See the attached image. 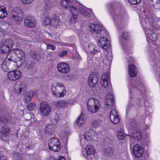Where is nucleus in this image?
I'll return each mask as SVG.
<instances>
[{
  "label": "nucleus",
  "instance_id": "58",
  "mask_svg": "<svg viewBox=\"0 0 160 160\" xmlns=\"http://www.w3.org/2000/svg\"><path fill=\"white\" fill-rule=\"evenodd\" d=\"M87 158H88V160H89V157H87Z\"/></svg>",
  "mask_w": 160,
  "mask_h": 160
},
{
  "label": "nucleus",
  "instance_id": "14",
  "mask_svg": "<svg viewBox=\"0 0 160 160\" xmlns=\"http://www.w3.org/2000/svg\"><path fill=\"white\" fill-rule=\"evenodd\" d=\"M27 87L25 84L22 82H17L14 85V90L18 94H23L26 92Z\"/></svg>",
  "mask_w": 160,
  "mask_h": 160
},
{
  "label": "nucleus",
  "instance_id": "17",
  "mask_svg": "<svg viewBox=\"0 0 160 160\" xmlns=\"http://www.w3.org/2000/svg\"><path fill=\"white\" fill-rule=\"evenodd\" d=\"M21 76V72L18 70L11 71L7 74L8 78L11 81L16 80L18 79Z\"/></svg>",
  "mask_w": 160,
  "mask_h": 160
},
{
  "label": "nucleus",
  "instance_id": "12",
  "mask_svg": "<svg viewBox=\"0 0 160 160\" xmlns=\"http://www.w3.org/2000/svg\"><path fill=\"white\" fill-rule=\"evenodd\" d=\"M11 18L15 22H18L23 18L22 11L19 8H15L11 13Z\"/></svg>",
  "mask_w": 160,
  "mask_h": 160
},
{
  "label": "nucleus",
  "instance_id": "43",
  "mask_svg": "<svg viewBox=\"0 0 160 160\" xmlns=\"http://www.w3.org/2000/svg\"><path fill=\"white\" fill-rule=\"evenodd\" d=\"M51 18H50L48 16L44 18L43 23L45 25H48L50 24L51 23Z\"/></svg>",
  "mask_w": 160,
  "mask_h": 160
},
{
  "label": "nucleus",
  "instance_id": "20",
  "mask_svg": "<svg viewBox=\"0 0 160 160\" xmlns=\"http://www.w3.org/2000/svg\"><path fill=\"white\" fill-rule=\"evenodd\" d=\"M133 152L135 156L137 157H140L143 153V150L141 146L138 144H136L134 146Z\"/></svg>",
  "mask_w": 160,
  "mask_h": 160
},
{
  "label": "nucleus",
  "instance_id": "56",
  "mask_svg": "<svg viewBox=\"0 0 160 160\" xmlns=\"http://www.w3.org/2000/svg\"><path fill=\"white\" fill-rule=\"evenodd\" d=\"M47 160H56V159L53 157L52 156L49 157V158H48Z\"/></svg>",
  "mask_w": 160,
  "mask_h": 160
},
{
  "label": "nucleus",
  "instance_id": "11",
  "mask_svg": "<svg viewBox=\"0 0 160 160\" xmlns=\"http://www.w3.org/2000/svg\"><path fill=\"white\" fill-rule=\"evenodd\" d=\"M109 76V74L108 72L103 73L101 78V83L102 87L106 88V90L108 92H111L112 90L111 86L108 84Z\"/></svg>",
  "mask_w": 160,
  "mask_h": 160
},
{
  "label": "nucleus",
  "instance_id": "26",
  "mask_svg": "<svg viewBox=\"0 0 160 160\" xmlns=\"http://www.w3.org/2000/svg\"><path fill=\"white\" fill-rule=\"evenodd\" d=\"M61 4L63 7L69 9L71 10L72 7L75 8L77 6L74 4V2H71L70 0H62L61 2Z\"/></svg>",
  "mask_w": 160,
  "mask_h": 160
},
{
  "label": "nucleus",
  "instance_id": "18",
  "mask_svg": "<svg viewBox=\"0 0 160 160\" xmlns=\"http://www.w3.org/2000/svg\"><path fill=\"white\" fill-rule=\"evenodd\" d=\"M109 117L111 122L113 124H118L119 121L118 113L114 108H112L110 112Z\"/></svg>",
  "mask_w": 160,
  "mask_h": 160
},
{
  "label": "nucleus",
  "instance_id": "3",
  "mask_svg": "<svg viewBox=\"0 0 160 160\" xmlns=\"http://www.w3.org/2000/svg\"><path fill=\"white\" fill-rule=\"evenodd\" d=\"M144 90V88L143 87L142 83L141 82L137 81L131 84L130 86V98H132L131 95L132 92L133 94H137L139 95L142 93Z\"/></svg>",
  "mask_w": 160,
  "mask_h": 160
},
{
  "label": "nucleus",
  "instance_id": "25",
  "mask_svg": "<svg viewBox=\"0 0 160 160\" xmlns=\"http://www.w3.org/2000/svg\"><path fill=\"white\" fill-rule=\"evenodd\" d=\"M51 25L56 28H58L61 24L60 20L58 16H54L51 18Z\"/></svg>",
  "mask_w": 160,
  "mask_h": 160
},
{
  "label": "nucleus",
  "instance_id": "53",
  "mask_svg": "<svg viewBox=\"0 0 160 160\" xmlns=\"http://www.w3.org/2000/svg\"><path fill=\"white\" fill-rule=\"evenodd\" d=\"M22 1L24 4H30L34 0H21Z\"/></svg>",
  "mask_w": 160,
  "mask_h": 160
},
{
  "label": "nucleus",
  "instance_id": "27",
  "mask_svg": "<svg viewBox=\"0 0 160 160\" xmlns=\"http://www.w3.org/2000/svg\"><path fill=\"white\" fill-rule=\"evenodd\" d=\"M70 101L69 100L59 101L55 103V105L57 108H59L66 107L71 104Z\"/></svg>",
  "mask_w": 160,
  "mask_h": 160
},
{
  "label": "nucleus",
  "instance_id": "4",
  "mask_svg": "<svg viewBox=\"0 0 160 160\" xmlns=\"http://www.w3.org/2000/svg\"><path fill=\"white\" fill-rule=\"evenodd\" d=\"M90 31L92 33L108 35V32L104 29V28L100 25L95 23L90 24L89 25Z\"/></svg>",
  "mask_w": 160,
  "mask_h": 160
},
{
  "label": "nucleus",
  "instance_id": "8",
  "mask_svg": "<svg viewBox=\"0 0 160 160\" xmlns=\"http://www.w3.org/2000/svg\"><path fill=\"white\" fill-rule=\"evenodd\" d=\"M95 132L92 130H90L88 132L84 135L80 136V142L81 145H84L86 142L92 140L93 138Z\"/></svg>",
  "mask_w": 160,
  "mask_h": 160
},
{
  "label": "nucleus",
  "instance_id": "2",
  "mask_svg": "<svg viewBox=\"0 0 160 160\" xmlns=\"http://www.w3.org/2000/svg\"><path fill=\"white\" fill-rule=\"evenodd\" d=\"M110 13L112 16L114 22L116 25L118 29L120 30L122 28H119V25L124 20L126 16L125 14H121L118 10L116 9H113V8L111 7L109 8Z\"/></svg>",
  "mask_w": 160,
  "mask_h": 160
},
{
  "label": "nucleus",
  "instance_id": "7",
  "mask_svg": "<svg viewBox=\"0 0 160 160\" xmlns=\"http://www.w3.org/2000/svg\"><path fill=\"white\" fill-rule=\"evenodd\" d=\"M8 120L3 118H0V125L2 127L0 130L1 134L4 137L8 136L9 133L10 129L7 126Z\"/></svg>",
  "mask_w": 160,
  "mask_h": 160
},
{
  "label": "nucleus",
  "instance_id": "19",
  "mask_svg": "<svg viewBox=\"0 0 160 160\" xmlns=\"http://www.w3.org/2000/svg\"><path fill=\"white\" fill-rule=\"evenodd\" d=\"M24 25L27 27H34L36 24V20L32 17H27L24 20Z\"/></svg>",
  "mask_w": 160,
  "mask_h": 160
},
{
  "label": "nucleus",
  "instance_id": "51",
  "mask_svg": "<svg viewBox=\"0 0 160 160\" xmlns=\"http://www.w3.org/2000/svg\"><path fill=\"white\" fill-rule=\"evenodd\" d=\"M32 56L33 58L37 60L39 59L40 58V56L38 53H34Z\"/></svg>",
  "mask_w": 160,
  "mask_h": 160
},
{
  "label": "nucleus",
  "instance_id": "35",
  "mask_svg": "<svg viewBox=\"0 0 160 160\" xmlns=\"http://www.w3.org/2000/svg\"><path fill=\"white\" fill-rule=\"evenodd\" d=\"M85 149L86 153L88 155H93L95 153V149L91 145H87Z\"/></svg>",
  "mask_w": 160,
  "mask_h": 160
},
{
  "label": "nucleus",
  "instance_id": "38",
  "mask_svg": "<svg viewBox=\"0 0 160 160\" xmlns=\"http://www.w3.org/2000/svg\"><path fill=\"white\" fill-rule=\"evenodd\" d=\"M6 10L4 7H0V18H3L7 16Z\"/></svg>",
  "mask_w": 160,
  "mask_h": 160
},
{
  "label": "nucleus",
  "instance_id": "40",
  "mask_svg": "<svg viewBox=\"0 0 160 160\" xmlns=\"http://www.w3.org/2000/svg\"><path fill=\"white\" fill-rule=\"evenodd\" d=\"M129 35L128 32H123L122 34L120 43L122 44H123L122 42V41L123 40H128L129 39Z\"/></svg>",
  "mask_w": 160,
  "mask_h": 160
},
{
  "label": "nucleus",
  "instance_id": "22",
  "mask_svg": "<svg viewBox=\"0 0 160 160\" xmlns=\"http://www.w3.org/2000/svg\"><path fill=\"white\" fill-rule=\"evenodd\" d=\"M10 56L8 54L2 63L1 68L4 72H8L9 70V66L10 64Z\"/></svg>",
  "mask_w": 160,
  "mask_h": 160
},
{
  "label": "nucleus",
  "instance_id": "52",
  "mask_svg": "<svg viewBox=\"0 0 160 160\" xmlns=\"http://www.w3.org/2000/svg\"><path fill=\"white\" fill-rule=\"evenodd\" d=\"M148 20L149 21V23L151 25L153 26L155 24V22L152 18H150L149 19H148Z\"/></svg>",
  "mask_w": 160,
  "mask_h": 160
},
{
  "label": "nucleus",
  "instance_id": "15",
  "mask_svg": "<svg viewBox=\"0 0 160 160\" xmlns=\"http://www.w3.org/2000/svg\"><path fill=\"white\" fill-rule=\"evenodd\" d=\"M58 70L61 73H67L70 71L69 65L64 62H60L57 65Z\"/></svg>",
  "mask_w": 160,
  "mask_h": 160
},
{
  "label": "nucleus",
  "instance_id": "1",
  "mask_svg": "<svg viewBox=\"0 0 160 160\" xmlns=\"http://www.w3.org/2000/svg\"><path fill=\"white\" fill-rule=\"evenodd\" d=\"M72 7L70 10L71 13L69 15V21L72 23H75L77 21L78 13L86 18H90L93 15L91 9L86 10L85 7L81 5H79L75 8Z\"/></svg>",
  "mask_w": 160,
  "mask_h": 160
},
{
  "label": "nucleus",
  "instance_id": "46",
  "mask_svg": "<svg viewBox=\"0 0 160 160\" xmlns=\"http://www.w3.org/2000/svg\"><path fill=\"white\" fill-rule=\"evenodd\" d=\"M68 51L66 50H63L60 51L58 53V55L59 56L62 57L67 55Z\"/></svg>",
  "mask_w": 160,
  "mask_h": 160
},
{
  "label": "nucleus",
  "instance_id": "29",
  "mask_svg": "<svg viewBox=\"0 0 160 160\" xmlns=\"http://www.w3.org/2000/svg\"><path fill=\"white\" fill-rule=\"evenodd\" d=\"M128 72L129 75L131 77H135L137 75L138 71L135 66L133 64H130L128 67Z\"/></svg>",
  "mask_w": 160,
  "mask_h": 160
},
{
  "label": "nucleus",
  "instance_id": "60",
  "mask_svg": "<svg viewBox=\"0 0 160 160\" xmlns=\"http://www.w3.org/2000/svg\"><path fill=\"white\" fill-rule=\"evenodd\" d=\"M32 67H33V66H32L31 67V68H32Z\"/></svg>",
  "mask_w": 160,
  "mask_h": 160
},
{
  "label": "nucleus",
  "instance_id": "48",
  "mask_svg": "<svg viewBox=\"0 0 160 160\" xmlns=\"http://www.w3.org/2000/svg\"><path fill=\"white\" fill-rule=\"evenodd\" d=\"M55 47L53 45L51 44H48L47 45V49H50L52 50H54L55 49Z\"/></svg>",
  "mask_w": 160,
  "mask_h": 160
},
{
  "label": "nucleus",
  "instance_id": "33",
  "mask_svg": "<svg viewBox=\"0 0 160 160\" xmlns=\"http://www.w3.org/2000/svg\"><path fill=\"white\" fill-rule=\"evenodd\" d=\"M35 94V92L31 90L29 91L26 96L24 97L25 102L27 103L29 102Z\"/></svg>",
  "mask_w": 160,
  "mask_h": 160
},
{
  "label": "nucleus",
  "instance_id": "5",
  "mask_svg": "<svg viewBox=\"0 0 160 160\" xmlns=\"http://www.w3.org/2000/svg\"><path fill=\"white\" fill-rule=\"evenodd\" d=\"M87 107L90 112L93 113H96L99 108V102L96 99L90 98L87 102Z\"/></svg>",
  "mask_w": 160,
  "mask_h": 160
},
{
  "label": "nucleus",
  "instance_id": "50",
  "mask_svg": "<svg viewBox=\"0 0 160 160\" xmlns=\"http://www.w3.org/2000/svg\"><path fill=\"white\" fill-rule=\"evenodd\" d=\"M52 120H53V122H55V123H57L58 122L59 118V116L56 113L54 115V118Z\"/></svg>",
  "mask_w": 160,
  "mask_h": 160
},
{
  "label": "nucleus",
  "instance_id": "41",
  "mask_svg": "<svg viewBox=\"0 0 160 160\" xmlns=\"http://www.w3.org/2000/svg\"><path fill=\"white\" fill-rule=\"evenodd\" d=\"M85 116L84 115L82 114L77 120V123L78 125H81L83 124Z\"/></svg>",
  "mask_w": 160,
  "mask_h": 160
},
{
  "label": "nucleus",
  "instance_id": "45",
  "mask_svg": "<svg viewBox=\"0 0 160 160\" xmlns=\"http://www.w3.org/2000/svg\"><path fill=\"white\" fill-rule=\"evenodd\" d=\"M35 105V103H30L27 105V108L29 111L33 110L34 109Z\"/></svg>",
  "mask_w": 160,
  "mask_h": 160
},
{
  "label": "nucleus",
  "instance_id": "24",
  "mask_svg": "<svg viewBox=\"0 0 160 160\" xmlns=\"http://www.w3.org/2000/svg\"><path fill=\"white\" fill-rule=\"evenodd\" d=\"M57 89L59 92L61 98L64 97L66 94V90L64 86L62 83L57 82L55 83Z\"/></svg>",
  "mask_w": 160,
  "mask_h": 160
},
{
  "label": "nucleus",
  "instance_id": "10",
  "mask_svg": "<svg viewBox=\"0 0 160 160\" xmlns=\"http://www.w3.org/2000/svg\"><path fill=\"white\" fill-rule=\"evenodd\" d=\"M41 114L43 116H48L51 111V108L48 104L45 102H42L39 105Z\"/></svg>",
  "mask_w": 160,
  "mask_h": 160
},
{
  "label": "nucleus",
  "instance_id": "44",
  "mask_svg": "<svg viewBox=\"0 0 160 160\" xmlns=\"http://www.w3.org/2000/svg\"><path fill=\"white\" fill-rule=\"evenodd\" d=\"M130 127L131 129L132 130L135 129L137 127V122L136 120H132L130 124Z\"/></svg>",
  "mask_w": 160,
  "mask_h": 160
},
{
  "label": "nucleus",
  "instance_id": "23",
  "mask_svg": "<svg viewBox=\"0 0 160 160\" xmlns=\"http://www.w3.org/2000/svg\"><path fill=\"white\" fill-rule=\"evenodd\" d=\"M56 128V126L54 124H47L45 127V132L48 134L51 135L55 132Z\"/></svg>",
  "mask_w": 160,
  "mask_h": 160
},
{
  "label": "nucleus",
  "instance_id": "6",
  "mask_svg": "<svg viewBox=\"0 0 160 160\" xmlns=\"http://www.w3.org/2000/svg\"><path fill=\"white\" fill-rule=\"evenodd\" d=\"M13 42L10 39H7L2 42L0 43V52L6 53L12 48Z\"/></svg>",
  "mask_w": 160,
  "mask_h": 160
},
{
  "label": "nucleus",
  "instance_id": "32",
  "mask_svg": "<svg viewBox=\"0 0 160 160\" xmlns=\"http://www.w3.org/2000/svg\"><path fill=\"white\" fill-rule=\"evenodd\" d=\"M131 137L132 139L135 140H139L141 138V134L140 131L136 130L132 132Z\"/></svg>",
  "mask_w": 160,
  "mask_h": 160
},
{
  "label": "nucleus",
  "instance_id": "57",
  "mask_svg": "<svg viewBox=\"0 0 160 160\" xmlns=\"http://www.w3.org/2000/svg\"><path fill=\"white\" fill-rule=\"evenodd\" d=\"M56 160H65V158H64L63 157H60V158L58 159H56Z\"/></svg>",
  "mask_w": 160,
  "mask_h": 160
},
{
  "label": "nucleus",
  "instance_id": "39",
  "mask_svg": "<svg viewBox=\"0 0 160 160\" xmlns=\"http://www.w3.org/2000/svg\"><path fill=\"white\" fill-rule=\"evenodd\" d=\"M10 64L9 65V70L11 71H13V70H15L17 68L16 66V64L15 62H13L12 61V58H10Z\"/></svg>",
  "mask_w": 160,
  "mask_h": 160
},
{
  "label": "nucleus",
  "instance_id": "16",
  "mask_svg": "<svg viewBox=\"0 0 160 160\" xmlns=\"http://www.w3.org/2000/svg\"><path fill=\"white\" fill-rule=\"evenodd\" d=\"M104 36L101 38L98 42L99 45L104 50L107 49L109 46V42L108 39V35L106 36L105 34L103 35Z\"/></svg>",
  "mask_w": 160,
  "mask_h": 160
},
{
  "label": "nucleus",
  "instance_id": "21",
  "mask_svg": "<svg viewBox=\"0 0 160 160\" xmlns=\"http://www.w3.org/2000/svg\"><path fill=\"white\" fill-rule=\"evenodd\" d=\"M97 77L94 75L91 74L88 80V85L91 87H95L98 81Z\"/></svg>",
  "mask_w": 160,
  "mask_h": 160
},
{
  "label": "nucleus",
  "instance_id": "36",
  "mask_svg": "<svg viewBox=\"0 0 160 160\" xmlns=\"http://www.w3.org/2000/svg\"><path fill=\"white\" fill-rule=\"evenodd\" d=\"M146 33L147 32V37L149 38L152 41H154L156 39V35L154 33H152V31L148 29L146 31H145Z\"/></svg>",
  "mask_w": 160,
  "mask_h": 160
},
{
  "label": "nucleus",
  "instance_id": "9",
  "mask_svg": "<svg viewBox=\"0 0 160 160\" xmlns=\"http://www.w3.org/2000/svg\"><path fill=\"white\" fill-rule=\"evenodd\" d=\"M113 96L110 93H108L105 97V102L106 107L107 109L114 108L115 107Z\"/></svg>",
  "mask_w": 160,
  "mask_h": 160
},
{
  "label": "nucleus",
  "instance_id": "37",
  "mask_svg": "<svg viewBox=\"0 0 160 160\" xmlns=\"http://www.w3.org/2000/svg\"><path fill=\"white\" fill-rule=\"evenodd\" d=\"M117 137L120 140L123 139L125 136L124 133V130L123 128H119L117 132Z\"/></svg>",
  "mask_w": 160,
  "mask_h": 160
},
{
  "label": "nucleus",
  "instance_id": "28",
  "mask_svg": "<svg viewBox=\"0 0 160 160\" xmlns=\"http://www.w3.org/2000/svg\"><path fill=\"white\" fill-rule=\"evenodd\" d=\"M14 53L17 58L19 59V61L24 60L25 59V55L22 50L19 49H15L14 50Z\"/></svg>",
  "mask_w": 160,
  "mask_h": 160
},
{
  "label": "nucleus",
  "instance_id": "54",
  "mask_svg": "<svg viewBox=\"0 0 160 160\" xmlns=\"http://www.w3.org/2000/svg\"><path fill=\"white\" fill-rule=\"evenodd\" d=\"M129 58L130 59H128V56L127 57V58L128 59V61L129 63H131L132 62V57L131 56H129Z\"/></svg>",
  "mask_w": 160,
  "mask_h": 160
},
{
  "label": "nucleus",
  "instance_id": "13",
  "mask_svg": "<svg viewBox=\"0 0 160 160\" xmlns=\"http://www.w3.org/2000/svg\"><path fill=\"white\" fill-rule=\"evenodd\" d=\"M60 142L56 138H52L48 142L49 148L53 151H57L60 148Z\"/></svg>",
  "mask_w": 160,
  "mask_h": 160
},
{
  "label": "nucleus",
  "instance_id": "30",
  "mask_svg": "<svg viewBox=\"0 0 160 160\" xmlns=\"http://www.w3.org/2000/svg\"><path fill=\"white\" fill-rule=\"evenodd\" d=\"M103 123L102 120L98 118L92 120L91 123V125L93 127L97 128L101 126Z\"/></svg>",
  "mask_w": 160,
  "mask_h": 160
},
{
  "label": "nucleus",
  "instance_id": "42",
  "mask_svg": "<svg viewBox=\"0 0 160 160\" xmlns=\"http://www.w3.org/2000/svg\"><path fill=\"white\" fill-rule=\"evenodd\" d=\"M90 54L92 56L96 54L97 55V53H98V51L96 49H95L93 48L90 47L88 49Z\"/></svg>",
  "mask_w": 160,
  "mask_h": 160
},
{
  "label": "nucleus",
  "instance_id": "34",
  "mask_svg": "<svg viewBox=\"0 0 160 160\" xmlns=\"http://www.w3.org/2000/svg\"><path fill=\"white\" fill-rule=\"evenodd\" d=\"M52 92L54 96L56 97L61 98L60 93L57 89L55 83L52 85L51 88Z\"/></svg>",
  "mask_w": 160,
  "mask_h": 160
},
{
  "label": "nucleus",
  "instance_id": "55",
  "mask_svg": "<svg viewBox=\"0 0 160 160\" xmlns=\"http://www.w3.org/2000/svg\"><path fill=\"white\" fill-rule=\"evenodd\" d=\"M0 160H8V159L6 157L3 156L0 157Z\"/></svg>",
  "mask_w": 160,
  "mask_h": 160
},
{
  "label": "nucleus",
  "instance_id": "47",
  "mask_svg": "<svg viewBox=\"0 0 160 160\" xmlns=\"http://www.w3.org/2000/svg\"><path fill=\"white\" fill-rule=\"evenodd\" d=\"M129 3L132 5H136L139 3L141 0H128Z\"/></svg>",
  "mask_w": 160,
  "mask_h": 160
},
{
  "label": "nucleus",
  "instance_id": "49",
  "mask_svg": "<svg viewBox=\"0 0 160 160\" xmlns=\"http://www.w3.org/2000/svg\"><path fill=\"white\" fill-rule=\"evenodd\" d=\"M14 158L16 159H21L20 157V154L18 152H14L13 154Z\"/></svg>",
  "mask_w": 160,
  "mask_h": 160
},
{
  "label": "nucleus",
  "instance_id": "59",
  "mask_svg": "<svg viewBox=\"0 0 160 160\" xmlns=\"http://www.w3.org/2000/svg\"><path fill=\"white\" fill-rule=\"evenodd\" d=\"M91 160H93V158H92V159H91Z\"/></svg>",
  "mask_w": 160,
  "mask_h": 160
},
{
  "label": "nucleus",
  "instance_id": "61",
  "mask_svg": "<svg viewBox=\"0 0 160 160\" xmlns=\"http://www.w3.org/2000/svg\"><path fill=\"white\" fill-rule=\"evenodd\" d=\"M124 50H125V51H126V49H125H125H124Z\"/></svg>",
  "mask_w": 160,
  "mask_h": 160
},
{
  "label": "nucleus",
  "instance_id": "31",
  "mask_svg": "<svg viewBox=\"0 0 160 160\" xmlns=\"http://www.w3.org/2000/svg\"><path fill=\"white\" fill-rule=\"evenodd\" d=\"M103 153L106 157L108 158L111 157L113 155L114 150L111 147H108L105 149Z\"/></svg>",
  "mask_w": 160,
  "mask_h": 160
}]
</instances>
